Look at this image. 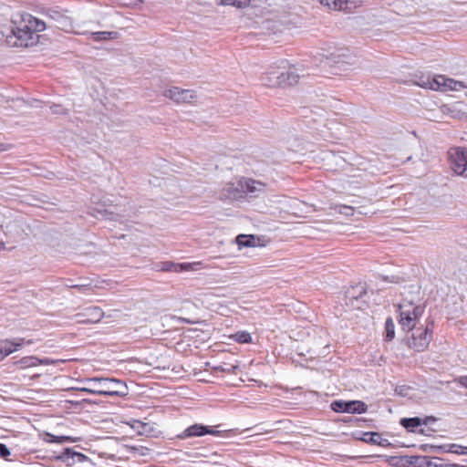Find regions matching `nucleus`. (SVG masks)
Returning <instances> with one entry per match:
<instances>
[{"label":"nucleus","instance_id":"nucleus-1","mask_svg":"<svg viewBox=\"0 0 467 467\" xmlns=\"http://www.w3.org/2000/svg\"><path fill=\"white\" fill-rule=\"evenodd\" d=\"M46 23L30 14L21 16L19 25L14 23L0 30V39L10 47H28L37 43L38 32L46 29Z\"/></svg>","mask_w":467,"mask_h":467},{"label":"nucleus","instance_id":"nucleus-2","mask_svg":"<svg viewBox=\"0 0 467 467\" xmlns=\"http://www.w3.org/2000/svg\"><path fill=\"white\" fill-rule=\"evenodd\" d=\"M86 383L88 384V387L80 388V391L108 397H124L128 395L126 383L114 378L94 377L87 379Z\"/></svg>","mask_w":467,"mask_h":467},{"label":"nucleus","instance_id":"nucleus-3","mask_svg":"<svg viewBox=\"0 0 467 467\" xmlns=\"http://www.w3.org/2000/svg\"><path fill=\"white\" fill-rule=\"evenodd\" d=\"M299 75L295 67H271L261 77L264 86L269 88H286L294 86L298 82Z\"/></svg>","mask_w":467,"mask_h":467},{"label":"nucleus","instance_id":"nucleus-4","mask_svg":"<svg viewBox=\"0 0 467 467\" xmlns=\"http://www.w3.org/2000/svg\"><path fill=\"white\" fill-rule=\"evenodd\" d=\"M416 84L420 88L440 92L460 91L466 88L463 82L447 78L444 75L421 76L416 81Z\"/></svg>","mask_w":467,"mask_h":467},{"label":"nucleus","instance_id":"nucleus-5","mask_svg":"<svg viewBox=\"0 0 467 467\" xmlns=\"http://www.w3.org/2000/svg\"><path fill=\"white\" fill-rule=\"evenodd\" d=\"M424 307L420 305L403 300L399 305V324L403 330L410 331L415 328L417 321L423 315Z\"/></svg>","mask_w":467,"mask_h":467},{"label":"nucleus","instance_id":"nucleus-6","mask_svg":"<svg viewBox=\"0 0 467 467\" xmlns=\"http://www.w3.org/2000/svg\"><path fill=\"white\" fill-rule=\"evenodd\" d=\"M448 155L452 171L457 175L467 177V149L452 148Z\"/></svg>","mask_w":467,"mask_h":467},{"label":"nucleus","instance_id":"nucleus-7","mask_svg":"<svg viewBox=\"0 0 467 467\" xmlns=\"http://www.w3.org/2000/svg\"><path fill=\"white\" fill-rule=\"evenodd\" d=\"M240 187L243 190V196L258 198L265 193L266 184L252 178L241 177Z\"/></svg>","mask_w":467,"mask_h":467},{"label":"nucleus","instance_id":"nucleus-8","mask_svg":"<svg viewBox=\"0 0 467 467\" xmlns=\"http://www.w3.org/2000/svg\"><path fill=\"white\" fill-rule=\"evenodd\" d=\"M432 339V324L425 326L423 328H417L412 334L410 347L416 351L424 350Z\"/></svg>","mask_w":467,"mask_h":467},{"label":"nucleus","instance_id":"nucleus-9","mask_svg":"<svg viewBox=\"0 0 467 467\" xmlns=\"http://www.w3.org/2000/svg\"><path fill=\"white\" fill-rule=\"evenodd\" d=\"M163 96L178 104L192 103L197 99V95L194 91L182 89L178 87H171L165 89Z\"/></svg>","mask_w":467,"mask_h":467},{"label":"nucleus","instance_id":"nucleus-10","mask_svg":"<svg viewBox=\"0 0 467 467\" xmlns=\"http://www.w3.org/2000/svg\"><path fill=\"white\" fill-rule=\"evenodd\" d=\"M331 409L336 412L364 413L368 410L366 403L360 400H335L331 403Z\"/></svg>","mask_w":467,"mask_h":467},{"label":"nucleus","instance_id":"nucleus-11","mask_svg":"<svg viewBox=\"0 0 467 467\" xmlns=\"http://www.w3.org/2000/svg\"><path fill=\"white\" fill-rule=\"evenodd\" d=\"M221 433V431H215L210 426L196 423L186 428L182 433L178 434L177 438L185 440L192 437H202L207 434L220 436Z\"/></svg>","mask_w":467,"mask_h":467},{"label":"nucleus","instance_id":"nucleus-12","mask_svg":"<svg viewBox=\"0 0 467 467\" xmlns=\"http://www.w3.org/2000/svg\"><path fill=\"white\" fill-rule=\"evenodd\" d=\"M242 191L240 187V178H238L234 182L224 183L219 194L221 199L238 201L244 199Z\"/></svg>","mask_w":467,"mask_h":467},{"label":"nucleus","instance_id":"nucleus-13","mask_svg":"<svg viewBox=\"0 0 467 467\" xmlns=\"http://www.w3.org/2000/svg\"><path fill=\"white\" fill-rule=\"evenodd\" d=\"M44 14L50 20L56 22V26L61 29H66L70 26L69 18L67 16L66 13L57 6L47 8Z\"/></svg>","mask_w":467,"mask_h":467},{"label":"nucleus","instance_id":"nucleus-14","mask_svg":"<svg viewBox=\"0 0 467 467\" xmlns=\"http://www.w3.org/2000/svg\"><path fill=\"white\" fill-rule=\"evenodd\" d=\"M319 4L328 8L329 10L335 11H350L355 8L358 0H318Z\"/></svg>","mask_w":467,"mask_h":467},{"label":"nucleus","instance_id":"nucleus-15","mask_svg":"<svg viewBox=\"0 0 467 467\" xmlns=\"http://www.w3.org/2000/svg\"><path fill=\"white\" fill-rule=\"evenodd\" d=\"M30 340L24 338H17L14 341L3 340L0 341V361L3 360L8 355L21 348L25 344H30Z\"/></svg>","mask_w":467,"mask_h":467},{"label":"nucleus","instance_id":"nucleus-16","mask_svg":"<svg viewBox=\"0 0 467 467\" xmlns=\"http://www.w3.org/2000/svg\"><path fill=\"white\" fill-rule=\"evenodd\" d=\"M104 316V312L99 306H90L77 315L78 322L98 323Z\"/></svg>","mask_w":467,"mask_h":467},{"label":"nucleus","instance_id":"nucleus-17","mask_svg":"<svg viewBox=\"0 0 467 467\" xmlns=\"http://www.w3.org/2000/svg\"><path fill=\"white\" fill-rule=\"evenodd\" d=\"M54 361L49 358H38L34 356L25 357L19 359L16 364L18 365L21 368H27L32 367H36L39 365H51Z\"/></svg>","mask_w":467,"mask_h":467},{"label":"nucleus","instance_id":"nucleus-18","mask_svg":"<svg viewBox=\"0 0 467 467\" xmlns=\"http://www.w3.org/2000/svg\"><path fill=\"white\" fill-rule=\"evenodd\" d=\"M360 440L368 443L378 444L381 447H389L390 445V442L387 439L382 438L378 432H364Z\"/></svg>","mask_w":467,"mask_h":467},{"label":"nucleus","instance_id":"nucleus-19","mask_svg":"<svg viewBox=\"0 0 467 467\" xmlns=\"http://www.w3.org/2000/svg\"><path fill=\"white\" fill-rule=\"evenodd\" d=\"M173 266L174 272L177 273L182 271H198L205 268L202 262L177 264L176 265Z\"/></svg>","mask_w":467,"mask_h":467},{"label":"nucleus","instance_id":"nucleus-20","mask_svg":"<svg viewBox=\"0 0 467 467\" xmlns=\"http://www.w3.org/2000/svg\"><path fill=\"white\" fill-rule=\"evenodd\" d=\"M131 428L140 435H150L153 428L149 423H144L140 420H134L130 424Z\"/></svg>","mask_w":467,"mask_h":467},{"label":"nucleus","instance_id":"nucleus-21","mask_svg":"<svg viewBox=\"0 0 467 467\" xmlns=\"http://www.w3.org/2000/svg\"><path fill=\"white\" fill-rule=\"evenodd\" d=\"M401 426L407 429L409 431L414 432L415 429L421 425V420L420 418H403L400 420Z\"/></svg>","mask_w":467,"mask_h":467},{"label":"nucleus","instance_id":"nucleus-22","mask_svg":"<svg viewBox=\"0 0 467 467\" xmlns=\"http://www.w3.org/2000/svg\"><path fill=\"white\" fill-rule=\"evenodd\" d=\"M236 244L239 248L251 247L255 245V238L254 235L239 234L236 237Z\"/></svg>","mask_w":467,"mask_h":467},{"label":"nucleus","instance_id":"nucleus-23","mask_svg":"<svg viewBox=\"0 0 467 467\" xmlns=\"http://www.w3.org/2000/svg\"><path fill=\"white\" fill-rule=\"evenodd\" d=\"M117 35V32L113 31L94 32L92 33V38L95 41H102L116 38Z\"/></svg>","mask_w":467,"mask_h":467},{"label":"nucleus","instance_id":"nucleus-24","mask_svg":"<svg viewBox=\"0 0 467 467\" xmlns=\"http://www.w3.org/2000/svg\"><path fill=\"white\" fill-rule=\"evenodd\" d=\"M230 337L238 343H250L252 341L250 333L246 331H238L231 335Z\"/></svg>","mask_w":467,"mask_h":467},{"label":"nucleus","instance_id":"nucleus-25","mask_svg":"<svg viewBox=\"0 0 467 467\" xmlns=\"http://www.w3.org/2000/svg\"><path fill=\"white\" fill-rule=\"evenodd\" d=\"M251 3V0H221V5H233L237 8L247 7Z\"/></svg>","mask_w":467,"mask_h":467},{"label":"nucleus","instance_id":"nucleus-26","mask_svg":"<svg viewBox=\"0 0 467 467\" xmlns=\"http://www.w3.org/2000/svg\"><path fill=\"white\" fill-rule=\"evenodd\" d=\"M446 451L458 455H467V446L450 444L447 446Z\"/></svg>","mask_w":467,"mask_h":467},{"label":"nucleus","instance_id":"nucleus-27","mask_svg":"<svg viewBox=\"0 0 467 467\" xmlns=\"http://www.w3.org/2000/svg\"><path fill=\"white\" fill-rule=\"evenodd\" d=\"M386 338L392 340L395 337V325L391 318H388L385 323Z\"/></svg>","mask_w":467,"mask_h":467},{"label":"nucleus","instance_id":"nucleus-28","mask_svg":"<svg viewBox=\"0 0 467 467\" xmlns=\"http://www.w3.org/2000/svg\"><path fill=\"white\" fill-rule=\"evenodd\" d=\"M126 449L129 452L140 455H146L149 451L148 448L143 446H134V445H127Z\"/></svg>","mask_w":467,"mask_h":467},{"label":"nucleus","instance_id":"nucleus-29","mask_svg":"<svg viewBox=\"0 0 467 467\" xmlns=\"http://www.w3.org/2000/svg\"><path fill=\"white\" fill-rule=\"evenodd\" d=\"M345 57V54L341 51V50H338L337 53H331L329 55L327 56V58L335 62V63H339L342 61V58Z\"/></svg>","mask_w":467,"mask_h":467},{"label":"nucleus","instance_id":"nucleus-30","mask_svg":"<svg viewBox=\"0 0 467 467\" xmlns=\"http://www.w3.org/2000/svg\"><path fill=\"white\" fill-rule=\"evenodd\" d=\"M337 209L339 213L344 214L346 216H352L354 214V209L351 206L348 205H338Z\"/></svg>","mask_w":467,"mask_h":467},{"label":"nucleus","instance_id":"nucleus-31","mask_svg":"<svg viewBox=\"0 0 467 467\" xmlns=\"http://www.w3.org/2000/svg\"><path fill=\"white\" fill-rule=\"evenodd\" d=\"M10 450L6 447L5 444L0 443V456L6 460L10 456Z\"/></svg>","mask_w":467,"mask_h":467},{"label":"nucleus","instance_id":"nucleus-32","mask_svg":"<svg viewBox=\"0 0 467 467\" xmlns=\"http://www.w3.org/2000/svg\"><path fill=\"white\" fill-rule=\"evenodd\" d=\"M51 112L54 114H64L66 109L61 105L54 104L50 106Z\"/></svg>","mask_w":467,"mask_h":467},{"label":"nucleus","instance_id":"nucleus-33","mask_svg":"<svg viewBox=\"0 0 467 467\" xmlns=\"http://www.w3.org/2000/svg\"><path fill=\"white\" fill-rule=\"evenodd\" d=\"M120 3L126 6H136L140 5L141 0H119Z\"/></svg>","mask_w":467,"mask_h":467},{"label":"nucleus","instance_id":"nucleus-34","mask_svg":"<svg viewBox=\"0 0 467 467\" xmlns=\"http://www.w3.org/2000/svg\"><path fill=\"white\" fill-rule=\"evenodd\" d=\"M462 107H464V104H462V102L455 103L451 107V112H455V111L460 112L462 110Z\"/></svg>","mask_w":467,"mask_h":467},{"label":"nucleus","instance_id":"nucleus-35","mask_svg":"<svg viewBox=\"0 0 467 467\" xmlns=\"http://www.w3.org/2000/svg\"><path fill=\"white\" fill-rule=\"evenodd\" d=\"M173 265H176L175 264H171V263H167L164 265V266L162 267V270H165V271H173L174 272V266Z\"/></svg>","mask_w":467,"mask_h":467},{"label":"nucleus","instance_id":"nucleus-36","mask_svg":"<svg viewBox=\"0 0 467 467\" xmlns=\"http://www.w3.org/2000/svg\"><path fill=\"white\" fill-rule=\"evenodd\" d=\"M73 457L77 458L78 462H81L82 459L85 458V456L80 452H74Z\"/></svg>","mask_w":467,"mask_h":467},{"label":"nucleus","instance_id":"nucleus-37","mask_svg":"<svg viewBox=\"0 0 467 467\" xmlns=\"http://www.w3.org/2000/svg\"><path fill=\"white\" fill-rule=\"evenodd\" d=\"M461 384L467 389V377L461 379Z\"/></svg>","mask_w":467,"mask_h":467}]
</instances>
